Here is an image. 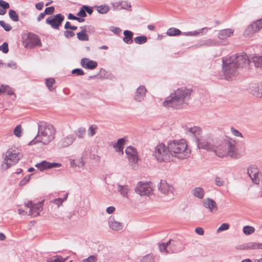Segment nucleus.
<instances>
[{
    "label": "nucleus",
    "instance_id": "nucleus-1",
    "mask_svg": "<svg viewBox=\"0 0 262 262\" xmlns=\"http://www.w3.org/2000/svg\"><path fill=\"white\" fill-rule=\"evenodd\" d=\"M223 71L226 79L230 80L238 74V69L246 67L250 60L244 53L234 55L227 58H223Z\"/></svg>",
    "mask_w": 262,
    "mask_h": 262
},
{
    "label": "nucleus",
    "instance_id": "nucleus-2",
    "mask_svg": "<svg viewBox=\"0 0 262 262\" xmlns=\"http://www.w3.org/2000/svg\"><path fill=\"white\" fill-rule=\"evenodd\" d=\"M191 94L190 89L186 88L178 89L166 98L163 102V106L167 108L180 109L187 104Z\"/></svg>",
    "mask_w": 262,
    "mask_h": 262
},
{
    "label": "nucleus",
    "instance_id": "nucleus-3",
    "mask_svg": "<svg viewBox=\"0 0 262 262\" xmlns=\"http://www.w3.org/2000/svg\"><path fill=\"white\" fill-rule=\"evenodd\" d=\"M55 129L52 124L44 121H40L38 123L37 134L29 145H34L38 142L48 145L55 138Z\"/></svg>",
    "mask_w": 262,
    "mask_h": 262
},
{
    "label": "nucleus",
    "instance_id": "nucleus-4",
    "mask_svg": "<svg viewBox=\"0 0 262 262\" xmlns=\"http://www.w3.org/2000/svg\"><path fill=\"white\" fill-rule=\"evenodd\" d=\"M167 144L172 158L174 157L183 160L189 157L191 151L184 139L170 140Z\"/></svg>",
    "mask_w": 262,
    "mask_h": 262
},
{
    "label": "nucleus",
    "instance_id": "nucleus-5",
    "mask_svg": "<svg viewBox=\"0 0 262 262\" xmlns=\"http://www.w3.org/2000/svg\"><path fill=\"white\" fill-rule=\"evenodd\" d=\"M215 152L217 156L223 158L229 156L236 158L238 155L234 140L224 142L220 144L212 150Z\"/></svg>",
    "mask_w": 262,
    "mask_h": 262
},
{
    "label": "nucleus",
    "instance_id": "nucleus-6",
    "mask_svg": "<svg viewBox=\"0 0 262 262\" xmlns=\"http://www.w3.org/2000/svg\"><path fill=\"white\" fill-rule=\"evenodd\" d=\"M153 156L159 162H167L172 160L168 145L163 143L158 144L155 148Z\"/></svg>",
    "mask_w": 262,
    "mask_h": 262
},
{
    "label": "nucleus",
    "instance_id": "nucleus-7",
    "mask_svg": "<svg viewBox=\"0 0 262 262\" xmlns=\"http://www.w3.org/2000/svg\"><path fill=\"white\" fill-rule=\"evenodd\" d=\"M3 157L4 160L2 164V167L3 169H7L17 163L21 156L18 151L9 149L3 155Z\"/></svg>",
    "mask_w": 262,
    "mask_h": 262
},
{
    "label": "nucleus",
    "instance_id": "nucleus-8",
    "mask_svg": "<svg viewBox=\"0 0 262 262\" xmlns=\"http://www.w3.org/2000/svg\"><path fill=\"white\" fill-rule=\"evenodd\" d=\"M179 243L173 239H170L166 243L159 245V248L161 252L167 253H173L178 252L180 250L179 248Z\"/></svg>",
    "mask_w": 262,
    "mask_h": 262
},
{
    "label": "nucleus",
    "instance_id": "nucleus-9",
    "mask_svg": "<svg viewBox=\"0 0 262 262\" xmlns=\"http://www.w3.org/2000/svg\"><path fill=\"white\" fill-rule=\"evenodd\" d=\"M212 138L209 136H204L197 138L196 143L199 149H204L209 151H212L213 147L212 145Z\"/></svg>",
    "mask_w": 262,
    "mask_h": 262
},
{
    "label": "nucleus",
    "instance_id": "nucleus-10",
    "mask_svg": "<svg viewBox=\"0 0 262 262\" xmlns=\"http://www.w3.org/2000/svg\"><path fill=\"white\" fill-rule=\"evenodd\" d=\"M152 190L150 183L142 182H139L135 189V192L141 196L149 195L152 193Z\"/></svg>",
    "mask_w": 262,
    "mask_h": 262
},
{
    "label": "nucleus",
    "instance_id": "nucleus-11",
    "mask_svg": "<svg viewBox=\"0 0 262 262\" xmlns=\"http://www.w3.org/2000/svg\"><path fill=\"white\" fill-rule=\"evenodd\" d=\"M64 18V16L59 13L53 16H50L46 19V22L50 25L53 29H59Z\"/></svg>",
    "mask_w": 262,
    "mask_h": 262
},
{
    "label": "nucleus",
    "instance_id": "nucleus-12",
    "mask_svg": "<svg viewBox=\"0 0 262 262\" xmlns=\"http://www.w3.org/2000/svg\"><path fill=\"white\" fill-rule=\"evenodd\" d=\"M158 189L161 193L165 195H173L174 191L173 186L164 180H161Z\"/></svg>",
    "mask_w": 262,
    "mask_h": 262
},
{
    "label": "nucleus",
    "instance_id": "nucleus-13",
    "mask_svg": "<svg viewBox=\"0 0 262 262\" xmlns=\"http://www.w3.org/2000/svg\"><path fill=\"white\" fill-rule=\"evenodd\" d=\"M248 174L250 177L253 183L258 184L261 177V173L255 166H252L248 169Z\"/></svg>",
    "mask_w": 262,
    "mask_h": 262
},
{
    "label": "nucleus",
    "instance_id": "nucleus-14",
    "mask_svg": "<svg viewBox=\"0 0 262 262\" xmlns=\"http://www.w3.org/2000/svg\"><path fill=\"white\" fill-rule=\"evenodd\" d=\"M25 206L30 208L29 215L33 217L38 216L42 210L41 204L37 203L33 204L32 201L28 202L25 204Z\"/></svg>",
    "mask_w": 262,
    "mask_h": 262
},
{
    "label": "nucleus",
    "instance_id": "nucleus-15",
    "mask_svg": "<svg viewBox=\"0 0 262 262\" xmlns=\"http://www.w3.org/2000/svg\"><path fill=\"white\" fill-rule=\"evenodd\" d=\"M110 228L113 231L121 230L124 227L123 223L119 222L114 216H111L108 220Z\"/></svg>",
    "mask_w": 262,
    "mask_h": 262
},
{
    "label": "nucleus",
    "instance_id": "nucleus-16",
    "mask_svg": "<svg viewBox=\"0 0 262 262\" xmlns=\"http://www.w3.org/2000/svg\"><path fill=\"white\" fill-rule=\"evenodd\" d=\"M125 153L127 158L130 163L136 164L138 161V157L136 149L132 147L128 146L125 149Z\"/></svg>",
    "mask_w": 262,
    "mask_h": 262
},
{
    "label": "nucleus",
    "instance_id": "nucleus-17",
    "mask_svg": "<svg viewBox=\"0 0 262 262\" xmlns=\"http://www.w3.org/2000/svg\"><path fill=\"white\" fill-rule=\"evenodd\" d=\"M203 205L204 207L208 209L211 213H215L218 210L216 202L210 198H206L203 201Z\"/></svg>",
    "mask_w": 262,
    "mask_h": 262
},
{
    "label": "nucleus",
    "instance_id": "nucleus-18",
    "mask_svg": "<svg viewBox=\"0 0 262 262\" xmlns=\"http://www.w3.org/2000/svg\"><path fill=\"white\" fill-rule=\"evenodd\" d=\"M262 28V19H258L249 26L247 29L245 31V34L250 35L253 32H258Z\"/></svg>",
    "mask_w": 262,
    "mask_h": 262
},
{
    "label": "nucleus",
    "instance_id": "nucleus-19",
    "mask_svg": "<svg viewBox=\"0 0 262 262\" xmlns=\"http://www.w3.org/2000/svg\"><path fill=\"white\" fill-rule=\"evenodd\" d=\"M241 250H262V243L257 242H249L239 246Z\"/></svg>",
    "mask_w": 262,
    "mask_h": 262
},
{
    "label": "nucleus",
    "instance_id": "nucleus-20",
    "mask_svg": "<svg viewBox=\"0 0 262 262\" xmlns=\"http://www.w3.org/2000/svg\"><path fill=\"white\" fill-rule=\"evenodd\" d=\"M146 92L147 90L145 86L141 85L139 86L135 93L134 100L137 102L142 101L145 98Z\"/></svg>",
    "mask_w": 262,
    "mask_h": 262
},
{
    "label": "nucleus",
    "instance_id": "nucleus-21",
    "mask_svg": "<svg viewBox=\"0 0 262 262\" xmlns=\"http://www.w3.org/2000/svg\"><path fill=\"white\" fill-rule=\"evenodd\" d=\"M35 166L41 171H43L46 169H49L55 167H59L61 166V164L58 163H50L46 161L42 162L36 164Z\"/></svg>",
    "mask_w": 262,
    "mask_h": 262
},
{
    "label": "nucleus",
    "instance_id": "nucleus-22",
    "mask_svg": "<svg viewBox=\"0 0 262 262\" xmlns=\"http://www.w3.org/2000/svg\"><path fill=\"white\" fill-rule=\"evenodd\" d=\"M80 64L83 68L90 70L94 69L97 66V62L96 61L90 60L87 58H82Z\"/></svg>",
    "mask_w": 262,
    "mask_h": 262
},
{
    "label": "nucleus",
    "instance_id": "nucleus-23",
    "mask_svg": "<svg viewBox=\"0 0 262 262\" xmlns=\"http://www.w3.org/2000/svg\"><path fill=\"white\" fill-rule=\"evenodd\" d=\"M234 30L231 29H225L219 31L218 33V38L221 40H224L233 35Z\"/></svg>",
    "mask_w": 262,
    "mask_h": 262
},
{
    "label": "nucleus",
    "instance_id": "nucleus-24",
    "mask_svg": "<svg viewBox=\"0 0 262 262\" xmlns=\"http://www.w3.org/2000/svg\"><path fill=\"white\" fill-rule=\"evenodd\" d=\"M191 193L193 196L200 200L203 199L205 196V190L201 187L194 188Z\"/></svg>",
    "mask_w": 262,
    "mask_h": 262
},
{
    "label": "nucleus",
    "instance_id": "nucleus-25",
    "mask_svg": "<svg viewBox=\"0 0 262 262\" xmlns=\"http://www.w3.org/2000/svg\"><path fill=\"white\" fill-rule=\"evenodd\" d=\"M117 189L122 196L127 198L128 193L130 191L131 188L130 186L127 185H121L118 184Z\"/></svg>",
    "mask_w": 262,
    "mask_h": 262
},
{
    "label": "nucleus",
    "instance_id": "nucleus-26",
    "mask_svg": "<svg viewBox=\"0 0 262 262\" xmlns=\"http://www.w3.org/2000/svg\"><path fill=\"white\" fill-rule=\"evenodd\" d=\"M125 139L120 138L119 139L117 143L114 144L113 147L115 148L116 151L118 152L123 153V146L125 143Z\"/></svg>",
    "mask_w": 262,
    "mask_h": 262
},
{
    "label": "nucleus",
    "instance_id": "nucleus-27",
    "mask_svg": "<svg viewBox=\"0 0 262 262\" xmlns=\"http://www.w3.org/2000/svg\"><path fill=\"white\" fill-rule=\"evenodd\" d=\"M201 128L198 126L188 128L187 130V134H189L190 135L195 137V140L200 137L199 136L201 135Z\"/></svg>",
    "mask_w": 262,
    "mask_h": 262
},
{
    "label": "nucleus",
    "instance_id": "nucleus-28",
    "mask_svg": "<svg viewBox=\"0 0 262 262\" xmlns=\"http://www.w3.org/2000/svg\"><path fill=\"white\" fill-rule=\"evenodd\" d=\"M124 37L123 38V41L127 44H131L133 42V33L129 30H125L123 32Z\"/></svg>",
    "mask_w": 262,
    "mask_h": 262
},
{
    "label": "nucleus",
    "instance_id": "nucleus-29",
    "mask_svg": "<svg viewBox=\"0 0 262 262\" xmlns=\"http://www.w3.org/2000/svg\"><path fill=\"white\" fill-rule=\"evenodd\" d=\"M222 45L220 41L217 40H212L211 39H208L207 40H204L201 41L200 46H207V47H211V46H218Z\"/></svg>",
    "mask_w": 262,
    "mask_h": 262
},
{
    "label": "nucleus",
    "instance_id": "nucleus-30",
    "mask_svg": "<svg viewBox=\"0 0 262 262\" xmlns=\"http://www.w3.org/2000/svg\"><path fill=\"white\" fill-rule=\"evenodd\" d=\"M74 140L73 136H68L64 138L61 141V145L63 147H67L71 145Z\"/></svg>",
    "mask_w": 262,
    "mask_h": 262
},
{
    "label": "nucleus",
    "instance_id": "nucleus-31",
    "mask_svg": "<svg viewBox=\"0 0 262 262\" xmlns=\"http://www.w3.org/2000/svg\"><path fill=\"white\" fill-rule=\"evenodd\" d=\"M77 36L79 40L81 41H88L89 36L86 33V30L84 28L81 32L77 33Z\"/></svg>",
    "mask_w": 262,
    "mask_h": 262
},
{
    "label": "nucleus",
    "instance_id": "nucleus-32",
    "mask_svg": "<svg viewBox=\"0 0 262 262\" xmlns=\"http://www.w3.org/2000/svg\"><path fill=\"white\" fill-rule=\"evenodd\" d=\"M28 45L30 47H33L40 45L41 42L39 38L37 36L34 35L32 38H29Z\"/></svg>",
    "mask_w": 262,
    "mask_h": 262
},
{
    "label": "nucleus",
    "instance_id": "nucleus-33",
    "mask_svg": "<svg viewBox=\"0 0 262 262\" xmlns=\"http://www.w3.org/2000/svg\"><path fill=\"white\" fill-rule=\"evenodd\" d=\"M181 33V31L175 28H170L166 32V34L169 36L179 35Z\"/></svg>",
    "mask_w": 262,
    "mask_h": 262
},
{
    "label": "nucleus",
    "instance_id": "nucleus-34",
    "mask_svg": "<svg viewBox=\"0 0 262 262\" xmlns=\"http://www.w3.org/2000/svg\"><path fill=\"white\" fill-rule=\"evenodd\" d=\"M131 7V5L130 3H128L127 1H123L119 3L117 7V10H121V9H127Z\"/></svg>",
    "mask_w": 262,
    "mask_h": 262
},
{
    "label": "nucleus",
    "instance_id": "nucleus-35",
    "mask_svg": "<svg viewBox=\"0 0 262 262\" xmlns=\"http://www.w3.org/2000/svg\"><path fill=\"white\" fill-rule=\"evenodd\" d=\"M1 88L2 93H6L8 95H12L14 93L13 90L9 85H2Z\"/></svg>",
    "mask_w": 262,
    "mask_h": 262
},
{
    "label": "nucleus",
    "instance_id": "nucleus-36",
    "mask_svg": "<svg viewBox=\"0 0 262 262\" xmlns=\"http://www.w3.org/2000/svg\"><path fill=\"white\" fill-rule=\"evenodd\" d=\"M259 89L257 85L255 84L253 86L251 89V92L253 95L257 97H261L262 96V93L259 92Z\"/></svg>",
    "mask_w": 262,
    "mask_h": 262
},
{
    "label": "nucleus",
    "instance_id": "nucleus-37",
    "mask_svg": "<svg viewBox=\"0 0 262 262\" xmlns=\"http://www.w3.org/2000/svg\"><path fill=\"white\" fill-rule=\"evenodd\" d=\"M253 62L256 67L262 69V56L254 57L253 58Z\"/></svg>",
    "mask_w": 262,
    "mask_h": 262
},
{
    "label": "nucleus",
    "instance_id": "nucleus-38",
    "mask_svg": "<svg viewBox=\"0 0 262 262\" xmlns=\"http://www.w3.org/2000/svg\"><path fill=\"white\" fill-rule=\"evenodd\" d=\"M97 10L99 13L105 14L109 11V7L106 5H100L97 7Z\"/></svg>",
    "mask_w": 262,
    "mask_h": 262
},
{
    "label": "nucleus",
    "instance_id": "nucleus-39",
    "mask_svg": "<svg viewBox=\"0 0 262 262\" xmlns=\"http://www.w3.org/2000/svg\"><path fill=\"white\" fill-rule=\"evenodd\" d=\"M135 43L137 44H143L147 41V37L145 36H139L135 38L134 39Z\"/></svg>",
    "mask_w": 262,
    "mask_h": 262
},
{
    "label": "nucleus",
    "instance_id": "nucleus-40",
    "mask_svg": "<svg viewBox=\"0 0 262 262\" xmlns=\"http://www.w3.org/2000/svg\"><path fill=\"white\" fill-rule=\"evenodd\" d=\"M9 15L10 18L14 21H18L19 20L18 15L16 11L13 10L9 11Z\"/></svg>",
    "mask_w": 262,
    "mask_h": 262
},
{
    "label": "nucleus",
    "instance_id": "nucleus-41",
    "mask_svg": "<svg viewBox=\"0 0 262 262\" xmlns=\"http://www.w3.org/2000/svg\"><path fill=\"white\" fill-rule=\"evenodd\" d=\"M66 259H63L62 256L56 255L53 256L47 260V262H64Z\"/></svg>",
    "mask_w": 262,
    "mask_h": 262
},
{
    "label": "nucleus",
    "instance_id": "nucleus-42",
    "mask_svg": "<svg viewBox=\"0 0 262 262\" xmlns=\"http://www.w3.org/2000/svg\"><path fill=\"white\" fill-rule=\"evenodd\" d=\"M68 194V193H66L64 194V196L63 198L55 199L53 201V202L56 204L58 206V207H59L62 204V203L67 199Z\"/></svg>",
    "mask_w": 262,
    "mask_h": 262
},
{
    "label": "nucleus",
    "instance_id": "nucleus-43",
    "mask_svg": "<svg viewBox=\"0 0 262 262\" xmlns=\"http://www.w3.org/2000/svg\"><path fill=\"white\" fill-rule=\"evenodd\" d=\"M255 229L254 227L250 226H245L243 228V232L246 235H250L254 233Z\"/></svg>",
    "mask_w": 262,
    "mask_h": 262
},
{
    "label": "nucleus",
    "instance_id": "nucleus-44",
    "mask_svg": "<svg viewBox=\"0 0 262 262\" xmlns=\"http://www.w3.org/2000/svg\"><path fill=\"white\" fill-rule=\"evenodd\" d=\"M97 126L96 125H91L88 130V135L90 137H93V136H94L96 134V130H97Z\"/></svg>",
    "mask_w": 262,
    "mask_h": 262
},
{
    "label": "nucleus",
    "instance_id": "nucleus-45",
    "mask_svg": "<svg viewBox=\"0 0 262 262\" xmlns=\"http://www.w3.org/2000/svg\"><path fill=\"white\" fill-rule=\"evenodd\" d=\"M55 83V80L53 78H49L46 80V84L47 86L49 88L50 91H52L53 90V85Z\"/></svg>",
    "mask_w": 262,
    "mask_h": 262
},
{
    "label": "nucleus",
    "instance_id": "nucleus-46",
    "mask_svg": "<svg viewBox=\"0 0 262 262\" xmlns=\"http://www.w3.org/2000/svg\"><path fill=\"white\" fill-rule=\"evenodd\" d=\"M141 262H155L154 257L151 254H148L144 256L141 260Z\"/></svg>",
    "mask_w": 262,
    "mask_h": 262
},
{
    "label": "nucleus",
    "instance_id": "nucleus-47",
    "mask_svg": "<svg viewBox=\"0 0 262 262\" xmlns=\"http://www.w3.org/2000/svg\"><path fill=\"white\" fill-rule=\"evenodd\" d=\"M85 133V130L84 128H79L76 132V135L79 138H82L84 137V136Z\"/></svg>",
    "mask_w": 262,
    "mask_h": 262
},
{
    "label": "nucleus",
    "instance_id": "nucleus-48",
    "mask_svg": "<svg viewBox=\"0 0 262 262\" xmlns=\"http://www.w3.org/2000/svg\"><path fill=\"white\" fill-rule=\"evenodd\" d=\"M0 25L6 31H9L12 29V27L9 24L6 23L4 20H0Z\"/></svg>",
    "mask_w": 262,
    "mask_h": 262
},
{
    "label": "nucleus",
    "instance_id": "nucleus-49",
    "mask_svg": "<svg viewBox=\"0 0 262 262\" xmlns=\"http://www.w3.org/2000/svg\"><path fill=\"white\" fill-rule=\"evenodd\" d=\"M32 174H30L26 176L22 180L19 182V186L23 187L25 186L30 181V177Z\"/></svg>",
    "mask_w": 262,
    "mask_h": 262
},
{
    "label": "nucleus",
    "instance_id": "nucleus-50",
    "mask_svg": "<svg viewBox=\"0 0 262 262\" xmlns=\"http://www.w3.org/2000/svg\"><path fill=\"white\" fill-rule=\"evenodd\" d=\"M229 225L228 223L222 224L217 229V232L218 233L227 230L229 229Z\"/></svg>",
    "mask_w": 262,
    "mask_h": 262
},
{
    "label": "nucleus",
    "instance_id": "nucleus-51",
    "mask_svg": "<svg viewBox=\"0 0 262 262\" xmlns=\"http://www.w3.org/2000/svg\"><path fill=\"white\" fill-rule=\"evenodd\" d=\"M21 127L20 125H17L14 129V134L17 137L21 136Z\"/></svg>",
    "mask_w": 262,
    "mask_h": 262
},
{
    "label": "nucleus",
    "instance_id": "nucleus-52",
    "mask_svg": "<svg viewBox=\"0 0 262 262\" xmlns=\"http://www.w3.org/2000/svg\"><path fill=\"white\" fill-rule=\"evenodd\" d=\"M231 132L232 134L235 137L243 138L242 134L239 130L233 127L231 128Z\"/></svg>",
    "mask_w": 262,
    "mask_h": 262
},
{
    "label": "nucleus",
    "instance_id": "nucleus-53",
    "mask_svg": "<svg viewBox=\"0 0 262 262\" xmlns=\"http://www.w3.org/2000/svg\"><path fill=\"white\" fill-rule=\"evenodd\" d=\"M0 51H2L4 53H7L9 51L8 43L5 42L0 46Z\"/></svg>",
    "mask_w": 262,
    "mask_h": 262
},
{
    "label": "nucleus",
    "instance_id": "nucleus-54",
    "mask_svg": "<svg viewBox=\"0 0 262 262\" xmlns=\"http://www.w3.org/2000/svg\"><path fill=\"white\" fill-rule=\"evenodd\" d=\"M73 74L76 75V76H82L84 74V71L81 69H75L72 71Z\"/></svg>",
    "mask_w": 262,
    "mask_h": 262
},
{
    "label": "nucleus",
    "instance_id": "nucleus-55",
    "mask_svg": "<svg viewBox=\"0 0 262 262\" xmlns=\"http://www.w3.org/2000/svg\"><path fill=\"white\" fill-rule=\"evenodd\" d=\"M215 184L219 187L224 185V181L220 177H216L214 179Z\"/></svg>",
    "mask_w": 262,
    "mask_h": 262
},
{
    "label": "nucleus",
    "instance_id": "nucleus-56",
    "mask_svg": "<svg viewBox=\"0 0 262 262\" xmlns=\"http://www.w3.org/2000/svg\"><path fill=\"white\" fill-rule=\"evenodd\" d=\"M63 35L67 38H69L74 36L75 33L73 32L72 30H67L64 32Z\"/></svg>",
    "mask_w": 262,
    "mask_h": 262
},
{
    "label": "nucleus",
    "instance_id": "nucleus-57",
    "mask_svg": "<svg viewBox=\"0 0 262 262\" xmlns=\"http://www.w3.org/2000/svg\"><path fill=\"white\" fill-rule=\"evenodd\" d=\"M0 6L2 7L3 9L6 10V9L9 8L10 5L8 3L3 0H0Z\"/></svg>",
    "mask_w": 262,
    "mask_h": 262
},
{
    "label": "nucleus",
    "instance_id": "nucleus-58",
    "mask_svg": "<svg viewBox=\"0 0 262 262\" xmlns=\"http://www.w3.org/2000/svg\"><path fill=\"white\" fill-rule=\"evenodd\" d=\"M110 30L117 35H119L121 32V29L120 28L114 26L110 27Z\"/></svg>",
    "mask_w": 262,
    "mask_h": 262
},
{
    "label": "nucleus",
    "instance_id": "nucleus-59",
    "mask_svg": "<svg viewBox=\"0 0 262 262\" xmlns=\"http://www.w3.org/2000/svg\"><path fill=\"white\" fill-rule=\"evenodd\" d=\"M54 11H55L54 7L53 6H51V7L46 8L45 9L44 12H45L46 14L51 15L54 13Z\"/></svg>",
    "mask_w": 262,
    "mask_h": 262
},
{
    "label": "nucleus",
    "instance_id": "nucleus-60",
    "mask_svg": "<svg viewBox=\"0 0 262 262\" xmlns=\"http://www.w3.org/2000/svg\"><path fill=\"white\" fill-rule=\"evenodd\" d=\"M77 15L79 17L83 18L86 16V14L85 9L83 8V6L80 8V10L77 13Z\"/></svg>",
    "mask_w": 262,
    "mask_h": 262
},
{
    "label": "nucleus",
    "instance_id": "nucleus-61",
    "mask_svg": "<svg viewBox=\"0 0 262 262\" xmlns=\"http://www.w3.org/2000/svg\"><path fill=\"white\" fill-rule=\"evenodd\" d=\"M97 260L96 257L94 255L89 256L88 258L84 259L82 262H96Z\"/></svg>",
    "mask_w": 262,
    "mask_h": 262
},
{
    "label": "nucleus",
    "instance_id": "nucleus-62",
    "mask_svg": "<svg viewBox=\"0 0 262 262\" xmlns=\"http://www.w3.org/2000/svg\"><path fill=\"white\" fill-rule=\"evenodd\" d=\"M71 165L72 167H82V164H78V161H77L76 160H71Z\"/></svg>",
    "mask_w": 262,
    "mask_h": 262
},
{
    "label": "nucleus",
    "instance_id": "nucleus-63",
    "mask_svg": "<svg viewBox=\"0 0 262 262\" xmlns=\"http://www.w3.org/2000/svg\"><path fill=\"white\" fill-rule=\"evenodd\" d=\"M7 66L12 69H16L17 68L16 63L14 61H11L7 64Z\"/></svg>",
    "mask_w": 262,
    "mask_h": 262
},
{
    "label": "nucleus",
    "instance_id": "nucleus-64",
    "mask_svg": "<svg viewBox=\"0 0 262 262\" xmlns=\"http://www.w3.org/2000/svg\"><path fill=\"white\" fill-rule=\"evenodd\" d=\"M83 8L85 9V12H87L89 14L91 15L92 14L93 10L91 7L84 5L83 6Z\"/></svg>",
    "mask_w": 262,
    "mask_h": 262
}]
</instances>
